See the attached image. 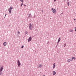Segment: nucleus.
Returning <instances> with one entry per match:
<instances>
[{"label":"nucleus","mask_w":76,"mask_h":76,"mask_svg":"<svg viewBox=\"0 0 76 76\" xmlns=\"http://www.w3.org/2000/svg\"><path fill=\"white\" fill-rule=\"evenodd\" d=\"M39 67H40V68H41V65L40 64H39Z\"/></svg>","instance_id":"nucleus-14"},{"label":"nucleus","mask_w":76,"mask_h":76,"mask_svg":"<svg viewBox=\"0 0 76 76\" xmlns=\"http://www.w3.org/2000/svg\"><path fill=\"white\" fill-rule=\"evenodd\" d=\"M20 1L23 3V0H20Z\"/></svg>","instance_id":"nucleus-17"},{"label":"nucleus","mask_w":76,"mask_h":76,"mask_svg":"<svg viewBox=\"0 0 76 76\" xmlns=\"http://www.w3.org/2000/svg\"><path fill=\"white\" fill-rule=\"evenodd\" d=\"M67 4L68 6H69V5H70V4H69V2H67Z\"/></svg>","instance_id":"nucleus-16"},{"label":"nucleus","mask_w":76,"mask_h":76,"mask_svg":"<svg viewBox=\"0 0 76 76\" xmlns=\"http://www.w3.org/2000/svg\"><path fill=\"white\" fill-rule=\"evenodd\" d=\"M59 41H58V42H57V45H58V43H59Z\"/></svg>","instance_id":"nucleus-21"},{"label":"nucleus","mask_w":76,"mask_h":76,"mask_svg":"<svg viewBox=\"0 0 76 76\" xmlns=\"http://www.w3.org/2000/svg\"><path fill=\"white\" fill-rule=\"evenodd\" d=\"M74 20H76V19H75V18L74 19Z\"/></svg>","instance_id":"nucleus-31"},{"label":"nucleus","mask_w":76,"mask_h":76,"mask_svg":"<svg viewBox=\"0 0 76 76\" xmlns=\"http://www.w3.org/2000/svg\"><path fill=\"white\" fill-rule=\"evenodd\" d=\"M56 67V64L54 63L53 65V69H54Z\"/></svg>","instance_id":"nucleus-8"},{"label":"nucleus","mask_w":76,"mask_h":76,"mask_svg":"<svg viewBox=\"0 0 76 76\" xmlns=\"http://www.w3.org/2000/svg\"><path fill=\"white\" fill-rule=\"evenodd\" d=\"M6 15H7V14H5V15L4 17V19H5L6 18Z\"/></svg>","instance_id":"nucleus-24"},{"label":"nucleus","mask_w":76,"mask_h":76,"mask_svg":"<svg viewBox=\"0 0 76 76\" xmlns=\"http://www.w3.org/2000/svg\"><path fill=\"white\" fill-rule=\"evenodd\" d=\"M28 18H32V15H31V14H30L29 15V16L28 17Z\"/></svg>","instance_id":"nucleus-10"},{"label":"nucleus","mask_w":76,"mask_h":76,"mask_svg":"<svg viewBox=\"0 0 76 76\" xmlns=\"http://www.w3.org/2000/svg\"><path fill=\"white\" fill-rule=\"evenodd\" d=\"M3 70V66H1V68L0 69V75H1L3 74V72H1Z\"/></svg>","instance_id":"nucleus-1"},{"label":"nucleus","mask_w":76,"mask_h":76,"mask_svg":"<svg viewBox=\"0 0 76 76\" xmlns=\"http://www.w3.org/2000/svg\"><path fill=\"white\" fill-rule=\"evenodd\" d=\"M3 45L4 46H6V45H7V43H6V42H4L3 43Z\"/></svg>","instance_id":"nucleus-11"},{"label":"nucleus","mask_w":76,"mask_h":76,"mask_svg":"<svg viewBox=\"0 0 76 76\" xmlns=\"http://www.w3.org/2000/svg\"><path fill=\"white\" fill-rule=\"evenodd\" d=\"M13 9V8L12 7H10V8H9L8 11L10 12V13H12V9Z\"/></svg>","instance_id":"nucleus-2"},{"label":"nucleus","mask_w":76,"mask_h":76,"mask_svg":"<svg viewBox=\"0 0 76 76\" xmlns=\"http://www.w3.org/2000/svg\"><path fill=\"white\" fill-rule=\"evenodd\" d=\"M56 9H54L53 11L52 12L53 13H56Z\"/></svg>","instance_id":"nucleus-7"},{"label":"nucleus","mask_w":76,"mask_h":76,"mask_svg":"<svg viewBox=\"0 0 76 76\" xmlns=\"http://www.w3.org/2000/svg\"><path fill=\"white\" fill-rule=\"evenodd\" d=\"M53 75H55L56 74V72L55 71H53Z\"/></svg>","instance_id":"nucleus-9"},{"label":"nucleus","mask_w":76,"mask_h":76,"mask_svg":"<svg viewBox=\"0 0 76 76\" xmlns=\"http://www.w3.org/2000/svg\"><path fill=\"white\" fill-rule=\"evenodd\" d=\"M24 47V46L22 45V46H21V48H23Z\"/></svg>","instance_id":"nucleus-19"},{"label":"nucleus","mask_w":76,"mask_h":76,"mask_svg":"<svg viewBox=\"0 0 76 76\" xmlns=\"http://www.w3.org/2000/svg\"><path fill=\"white\" fill-rule=\"evenodd\" d=\"M72 60L73 59L74 60H75L76 59V58L74 57H72Z\"/></svg>","instance_id":"nucleus-12"},{"label":"nucleus","mask_w":76,"mask_h":76,"mask_svg":"<svg viewBox=\"0 0 76 76\" xmlns=\"http://www.w3.org/2000/svg\"><path fill=\"white\" fill-rule=\"evenodd\" d=\"M54 8H52L51 9L52 10H53V11L54 10Z\"/></svg>","instance_id":"nucleus-23"},{"label":"nucleus","mask_w":76,"mask_h":76,"mask_svg":"<svg viewBox=\"0 0 76 76\" xmlns=\"http://www.w3.org/2000/svg\"><path fill=\"white\" fill-rule=\"evenodd\" d=\"M43 76H45V75H43Z\"/></svg>","instance_id":"nucleus-33"},{"label":"nucleus","mask_w":76,"mask_h":76,"mask_svg":"<svg viewBox=\"0 0 76 76\" xmlns=\"http://www.w3.org/2000/svg\"><path fill=\"white\" fill-rule=\"evenodd\" d=\"M18 33L19 34H20V32L18 31Z\"/></svg>","instance_id":"nucleus-26"},{"label":"nucleus","mask_w":76,"mask_h":76,"mask_svg":"<svg viewBox=\"0 0 76 76\" xmlns=\"http://www.w3.org/2000/svg\"><path fill=\"white\" fill-rule=\"evenodd\" d=\"M23 76H25V75H23Z\"/></svg>","instance_id":"nucleus-35"},{"label":"nucleus","mask_w":76,"mask_h":76,"mask_svg":"<svg viewBox=\"0 0 76 76\" xmlns=\"http://www.w3.org/2000/svg\"><path fill=\"white\" fill-rule=\"evenodd\" d=\"M67 1H68V2H69L70 1H69V0H67Z\"/></svg>","instance_id":"nucleus-27"},{"label":"nucleus","mask_w":76,"mask_h":76,"mask_svg":"<svg viewBox=\"0 0 76 76\" xmlns=\"http://www.w3.org/2000/svg\"><path fill=\"white\" fill-rule=\"evenodd\" d=\"M17 64L18 65V67H20V65H21V64H20V61L19 59H18V61H17Z\"/></svg>","instance_id":"nucleus-3"},{"label":"nucleus","mask_w":76,"mask_h":76,"mask_svg":"<svg viewBox=\"0 0 76 76\" xmlns=\"http://www.w3.org/2000/svg\"><path fill=\"white\" fill-rule=\"evenodd\" d=\"M42 12H43V11H42Z\"/></svg>","instance_id":"nucleus-34"},{"label":"nucleus","mask_w":76,"mask_h":76,"mask_svg":"<svg viewBox=\"0 0 76 76\" xmlns=\"http://www.w3.org/2000/svg\"><path fill=\"white\" fill-rule=\"evenodd\" d=\"M73 61V59L72 58L69 59L67 60V62H70V61Z\"/></svg>","instance_id":"nucleus-4"},{"label":"nucleus","mask_w":76,"mask_h":76,"mask_svg":"<svg viewBox=\"0 0 76 76\" xmlns=\"http://www.w3.org/2000/svg\"><path fill=\"white\" fill-rule=\"evenodd\" d=\"M42 67V65H41V68Z\"/></svg>","instance_id":"nucleus-28"},{"label":"nucleus","mask_w":76,"mask_h":76,"mask_svg":"<svg viewBox=\"0 0 76 76\" xmlns=\"http://www.w3.org/2000/svg\"><path fill=\"white\" fill-rule=\"evenodd\" d=\"M28 26L29 27V29H31L32 28H31V27H32V24H31V23H30L29 24Z\"/></svg>","instance_id":"nucleus-6"},{"label":"nucleus","mask_w":76,"mask_h":76,"mask_svg":"<svg viewBox=\"0 0 76 76\" xmlns=\"http://www.w3.org/2000/svg\"><path fill=\"white\" fill-rule=\"evenodd\" d=\"M28 33V31H26L25 32V34H27Z\"/></svg>","instance_id":"nucleus-18"},{"label":"nucleus","mask_w":76,"mask_h":76,"mask_svg":"<svg viewBox=\"0 0 76 76\" xmlns=\"http://www.w3.org/2000/svg\"><path fill=\"white\" fill-rule=\"evenodd\" d=\"M69 31H70V32H72V31H73V30L70 29V30H69Z\"/></svg>","instance_id":"nucleus-15"},{"label":"nucleus","mask_w":76,"mask_h":76,"mask_svg":"<svg viewBox=\"0 0 76 76\" xmlns=\"http://www.w3.org/2000/svg\"><path fill=\"white\" fill-rule=\"evenodd\" d=\"M31 39H32V38L31 37V36L29 37V38L28 39V42H30L31 41Z\"/></svg>","instance_id":"nucleus-5"},{"label":"nucleus","mask_w":76,"mask_h":76,"mask_svg":"<svg viewBox=\"0 0 76 76\" xmlns=\"http://www.w3.org/2000/svg\"><path fill=\"white\" fill-rule=\"evenodd\" d=\"M58 46V45H57H57H56V47H57Z\"/></svg>","instance_id":"nucleus-32"},{"label":"nucleus","mask_w":76,"mask_h":76,"mask_svg":"<svg viewBox=\"0 0 76 76\" xmlns=\"http://www.w3.org/2000/svg\"><path fill=\"white\" fill-rule=\"evenodd\" d=\"M23 3H22L21 4V7H22V5H23Z\"/></svg>","instance_id":"nucleus-20"},{"label":"nucleus","mask_w":76,"mask_h":76,"mask_svg":"<svg viewBox=\"0 0 76 76\" xmlns=\"http://www.w3.org/2000/svg\"><path fill=\"white\" fill-rule=\"evenodd\" d=\"M61 40V38L60 37L59 38V39L58 41H59L60 42V41Z\"/></svg>","instance_id":"nucleus-13"},{"label":"nucleus","mask_w":76,"mask_h":76,"mask_svg":"<svg viewBox=\"0 0 76 76\" xmlns=\"http://www.w3.org/2000/svg\"><path fill=\"white\" fill-rule=\"evenodd\" d=\"M24 6H26V5L25 4H24Z\"/></svg>","instance_id":"nucleus-30"},{"label":"nucleus","mask_w":76,"mask_h":76,"mask_svg":"<svg viewBox=\"0 0 76 76\" xmlns=\"http://www.w3.org/2000/svg\"><path fill=\"white\" fill-rule=\"evenodd\" d=\"M75 31H76V27L75 28Z\"/></svg>","instance_id":"nucleus-25"},{"label":"nucleus","mask_w":76,"mask_h":76,"mask_svg":"<svg viewBox=\"0 0 76 76\" xmlns=\"http://www.w3.org/2000/svg\"><path fill=\"white\" fill-rule=\"evenodd\" d=\"M54 0V2L56 1V0Z\"/></svg>","instance_id":"nucleus-29"},{"label":"nucleus","mask_w":76,"mask_h":76,"mask_svg":"<svg viewBox=\"0 0 76 76\" xmlns=\"http://www.w3.org/2000/svg\"><path fill=\"white\" fill-rule=\"evenodd\" d=\"M64 47H66V44H65L64 45Z\"/></svg>","instance_id":"nucleus-22"}]
</instances>
